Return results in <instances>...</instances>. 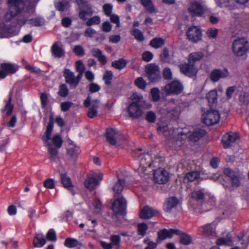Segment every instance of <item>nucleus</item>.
<instances>
[{
  "instance_id": "obj_1",
  "label": "nucleus",
  "mask_w": 249,
  "mask_h": 249,
  "mask_svg": "<svg viewBox=\"0 0 249 249\" xmlns=\"http://www.w3.org/2000/svg\"><path fill=\"white\" fill-rule=\"evenodd\" d=\"M39 0H34V2L29 3L28 6L26 8V10L24 11V15H22L23 20L20 19L19 16H16L15 18H12L10 21L13 22L14 24H28L32 26H40L44 24L45 19L41 17H37L35 18L29 19V17L33 14L36 9V7Z\"/></svg>"
},
{
  "instance_id": "obj_2",
  "label": "nucleus",
  "mask_w": 249,
  "mask_h": 249,
  "mask_svg": "<svg viewBox=\"0 0 249 249\" xmlns=\"http://www.w3.org/2000/svg\"><path fill=\"white\" fill-rule=\"evenodd\" d=\"M34 0H8L9 10L5 15L6 21H10L16 16H19L20 19H23L22 15L28 6L29 3L34 2Z\"/></svg>"
},
{
  "instance_id": "obj_3",
  "label": "nucleus",
  "mask_w": 249,
  "mask_h": 249,
  "mask_svg": "<svg viewBox=\"0 0 249 249\" xmlns=\"http://www.w3.org/2000/svg\"><path fill=\"white\" fill-rule=\"evenodd\" d=\"M53 118L51 116L49 119V122L47 125L46 132L42 136V139L45 145L48 147V152L49 154V159L52 160H55L57 157L58 151L57 149L53 147L51 143L49 142L52 135V132L53 128Z\"/></svg>"
},
{
  "instance_id": "obj_4",
  "label": "nucleus",
  "mask_w": 249,
  "mask_h": 249,
  "mask_svg": "<svg viewBox=\"0 0 249 249\" xmlns=\"http://www.w3.org/2000/svg\"><path fill=\"white\" fill-rule=\"evenodd\" d=\"M232 49L235 55L242 56L249 51V43L245 38H239L233 41Z\"/></svg>"
},
{
  "instance_id": "obj_5",
  "label": "nucleus",
  "mask_w": 249,
  "mask_h": 249,
  "mask_svg": "<svg viewBox=\"0 0 249 249\" xmlns=\"http://www.w3.org/2000/svg\"><path fill=\"white\" fill-rule=\"evenodd\" d=\"M187 11L192 17H201L206 12V8L202 2L194 0L188 4Z\"/></svg>"
},
{
  "instance_id": "obj_6",
  "label": "nucleus",
  "mask_w": 249,
  "mask_h": 249,
  "mask_svg": "<svg viewBox=\"0 0 249 249\" xmlns=\"http://www.w3.org/2000/svg\"><path fill=\"white\" fill-rule=\"evenodd\" d=\"M220 115L218 110H206L202 114V122L208 126L217 124L220 120Z\"/></svg>"
},
{
  "instance_id": "obj_7",
  "label": "nucleus",
  "mask_w": 249,
  "mask_h": 249,
  "mask_svg": "<svg viewBox=\"0 0 249 249\" xmlns=\"http://www.w3.org/2000/svg\"><path fill=\"white\" fill-rule=\"evenodd\" d=\"M138 160L140 161L138 172L140 176L142 177L148 174L147 168L150 167L153 164L152 162L151 156L148 153L140 155L139 156Z\"/></svg>"
},
{
  "instance_id": "obj_8",
  "label": "nucleus",
  "mask_w": 249,
  "mask_h": 249,
  "mask_svg": "<svg viewBox=\"0 0 249 249\" xmlns=\"http://www.w3.org/2000/svg\"><path fill=\"white\" fill-rule=\"evenodd\" d=\"M103 174L95 172L88 176L85 181V187L89 190L95 189L103 179Z\"/></svg>"
},
{
  "instance_id": "obj_9",
  "label": "nucleus",
  "mask_w": 249,
  "mask_h": 249,
  "mask_svg": "<svg viewBox=\"0 0 249 249\" xmlns=\"http://www.w3.org/2000/svg\"><path fill=\"white\" fill-rule=\"evenodd\" d=\"M131 103L129 106L128 109H137L146 108L151 107L150 104L146 103L143 100L142 96L137 93H133L131 97Z\"/></svg>"
},
{
  "instance_id": "obj_10",
  "label": "nucleus",
  "mask_w": 249,
  "mask_h": 249,
  "mask_svg": "<svg viewBox=\"0 0 249 249\" xmlns=\"http://www.w3.org/2000/svg\"><path fill=\"white\" fill-rule=\"evenodd\" d=\"M126 206V200L121 196L115 199L112 205V209L115 214L122 215L125 212Z\"/></svg>"
},
{
  "instance_id": "obj_11",
  "label": "nucleus",
  "mask_w": 249,
  "mask_h": 249,
  "mask_svg": "<svg viewBox=\"0 0 249 249\" xmlns=\"http://www.w3.org/2000/svg\"><path fill=\"white\" fill-rule=\"evenodd\" d=\"M63 75L66 82L69 85L71 89H73L78 86L82 78L78 75L75 76L74 73L69 69H65Z\"/></svg>"
},
{
  "instance_id": "obj_12",
  "label": "nucleus",
  "mask_w": 249,
  "mask_h": 249,
  "mask_svg": "<svg viewBox=\"0 0 249 249\" xmlns=\"http://www.w3.org/2000/svg\"><path fill=\"white\" fill-rule=\"evenodd\" d=\"M186 35L190 41L192 42H197L201 39L202 32L198 27L191 26L188 28Z\"/></svg>"
},
{
  "instance_id": "obj_13",
  "label": "nucleus",
  "mask_w": 249,
  "mask_h": 249,
  "mask_svg": "<svg viewBox=\"0 0 249 249\" xmlns=\"http://www.w3.org/2000/svg\"><path fill=\"white\" fill-rule=\"evenodd\" d=\"M16 25L11 26L8 23L0 25V38H8L17 34Z\"/></svg>"
},
{
  "instance_id": "obj_14",
  "label": "nucleus",
  "mask_w": 249,
  "mask_h": 249,
  "mask_svg": "<svg viewBox=\"0 0 249 249\" xmlns=\"http://www.w3.org/2000/svg\"><path fill=\"white\" fill-rule=\"evenodd\" d=\"M183 89V86L180 82L174 80L171 83L165 85L163 88V90L168 94H178L181 92Z\"/></svg>"
},
{
  "instance_id": "obj_15",
  "label": "nucleus",
  "mask_w": 249,
  "mask_h": 249,
  "mask_svg": "<svg viewBox=\"0 0 249 249\" xmlns=\"http://www.w3.org/2000/svg\"><path fill=\"white\" fill-rule=\"evenodd\" d=\"M146 72L148 79L151 82H155L160 77V72L158 66L151 63L146 67Z\"/></svg>"
},
{
  "instance_id": "obj_16",
  "label": "nucleus",
  "mask_w": 249,
  "mask_h": 249,
  "mask_svg": "<svg viewBox=\"0 0 249 249\" xmlns=\"http://www.w3.org/2000/svg\"><path fill=\"white\" fill-rule=\"evenodd\" d=\"M168 172L163 168H159L155 171L154 179L159 184L166 183L169 180Z\"/></svg>"
},
{
  "instance_id": "obj_17",
  "label": "nucleus",
  "mask_w": 249,
  "mask_h": 249,
  "mask_svg": "<svg viewBox=\"0 0 249 249\" xmlns=\"http://www.w3.org/2000/svg\"><path fill=\"white\" fill-rule=\"evenodd\" d=\"M176 134V132L174 130L173 135H175ZM186 137V136L184 135L182 131L179 132L177 137L175 138V136H174L173 139L170 141V142L171 143L170 145V146H172L176 150L179 149L184 143Z\"/></svg>"
},
{
  "instance_id": "obj_18",
  "label": "nucleus",
  "mask_w": 249,
  "mask_h": 249,
  "mask_svg": "<svg viewBox=\"0 0 249 249\" xmlns=\"http://www.w3.org/2000/svg\"><path fill=\"white\" fill-rule=\"evenodd\" d=\"M1 70H0V78H4L9 73H15L18 69V67L15 64L9 63H3L1 64Z\"/></svg>"
},
{
  "instance_id": "obj_19",
  "label": "nucleus",
  "mask_w": 249,
  "mask_h": 249,
  "mask_svg": "<svg viewBox=\"0 0 249 249\" xmlns=\"http://www.w3.org/2000/svg\"><path fill=\"white\" fill-rule=\"evenodd\" d=\"M121 133L116 129L108 128L106 130L107 140L112 145H116L118 142V139Z\"/></svg>"
},
{
  "instance_id": "obj_20",
  "label": "nucleus",
  "mask_w": 249,
  "mask_h": 249,
  "mask_svg": "<svg viewBox=\"0 0 249 249\" xmlns=\"http://www.w3.org/2000/svg\"><path fill=\"white\" fill-rule=\"evenodd\" d=\"M180 71L185 75L189 77H193L196 75L197 68L194 64L189 61L188 64H183L180 65Z\"/></svg>"
},
{
  "instance_id": "obj_21",
  "label": "nucleus",
  "mask_w": 249,
  "mask_h": 249,
  "mask_svg": "<svg viewBox=\"0 0 249 249\" xmlns=\"http://www.w3.org/2000/svg\"><path fill=\"white\" fill-rule=\"evenodd\" d=\"M229 76V72L227 69L223 70L215 69L210 74V79L214 82L218 81L221 78H225Z\"/></svg>"
},
{
  "instance_id": "obj_22",
  "label": "nucleus",
  "mask_w": 249,
  "mask_h": 249,
  "mask_svg": "<svg viewBox=\"0 0 249 249\" xmlns=\"http://www.w3.org/2000/svg\"><path fill=\"white\" fill-rule=\"evenodd\" d=\"M238 138L237 133L229 132L224 135L222 138L223 145L225 148L231 146Z\"/></svg>"
},
{
  "instance_id": "obj_23",
  "label": "nucleus",
  "mask_w": 249,
  "mask_h": 249,
  "mask_svg": "<svg viewBox=\"0 0 249 249\" xmlns=\"http://www.w3.org/2000/svg\"><path fill=\"white\" fill-rule=\"evenodd\" d=\"M158 213L157 210L148 206H144L140 213V217L143 219H149Z\"/></svg>"
},
{
  "instance_id": "obj_24",
  "label": "nucleus",
  "mask_w": 249,
  "mask_h": 249,
  "mask_svg": "<svg viewBox=\"0 0 249 249\" xmlns=\"http://www.w3.org/2000/svg\"><path fill=\"white\" fill-rule=\"evenodd\" d=\"M180 231L175 229H163L158 232V237L160 240H163L167 238H171L174 234H179Z\"/></svg>"
},
{
  "instance_id": "obj_25",
  "label": "nucleus",
  "mask_w": 249,
  "mask_h": 249,
  "mask_svg": "<svg viewBox=\"0 0 249 249\" xmlns=\"http://www.w3.org/2000/svg\"><path fill=\"white\" fill-rule=\"evenodd\" d=\"M215 227V224L212 223L200 227L198 230L201 234L205 236H210L214 232Z\"/></svg>"
},
{
  "instance_id": "obj_26",
  "label": "nucleus",
  "mask_w": 249,
  "mask_h": 249,
  "mask_svg": "<svg viewBox=\"0 0 249 249\" xmlns=\"http://www.w3.org/2000/svg\"><path fill=\"white\" fill-rule=\"evenodd\" d=\"M215 244L217 246H232L233 242L231 238V235L230 232H228L226 234V237H219L217 239Z\"/></svg>"
},
{
  "instance_id": "obj_27",
  "label": "nucleus",
  "mask_w": 249,
  "mask_h": 249,
  "mask_svg": "<svg viewBox=\"0 0 249 249\" xmlns=\"http://www.w3.org/2000/svg\"><path fill=\"white\" fill-rule=\"evenodd\" d=\"M206 98L211 107H215L216 106L217 103V93L216 89L210 90L207 93Z\"/></svg>"
},
{
  "instance_id": "obj_28",
  "label": "nucleus",
  "mask_w": 249,
  "mask_h": 249,
  "mask_svg": "<svg viewBox=\"0 0 249 249\" xmlns=\"http://www.w3.org/2000/svg\"><path fill=\"white\" fill-rule=\"evenodd\" d=\"M51 50L53 54L55 57L61 58L64 56V50L59 42L54 43L51 47Z\"/></svg>"
},
{
  "instance_id": "obj_29",
  "label": "nucleus",
  "mask_w": 249,
  "mask_h": 249,
  "mask_svg": "<svg viewBox=\"0 0 249 249\" xmlns=\"http://www.w3.org/2000/svg\"><path fill=\"white\" fill-rule=\"evenodd\" d=\"M178 203V200L175 197H170L164 204V209L167 212H170Z\"/></svg>"
},
{
  "instance_id": "obj_30",
  "label": "nucleus",
  "mask_w": 249,
  "mask_h": 249,
  "mask_svg": "<svg viewBox=\"0 0 249 249\" xmlns=\"http://www.w3.org/2000/svg\"><path fill=\"white\" fill-rule=\"evenodd\" d=\"M60 178L61 183L63 184V186L70 190L72 195H74V193L72 189L71 178L65 174H61Z\"/></svg>"
},
{
  "instance_id": "obj_31",
  "label": "nucleus",
  "mask_w": 249,
  "mask_h": 249,
  "mask_svg": "<svg viewBox=\"0 0 249 249\" xmlns=\"http://www.w3.org/2000/svg\"><path fill=\"white\" fill-rule=\"evenodd\" d=\"M67 153L71 160L74 162L80 153V150L78 146L71 145L68 148Z\"/></svg>"
},
{
  "instance_id": "obj_32",
  "label": "nucleus",
  "mask_w": 249,
  "mask_h": 249,
  "mask_svg": "<svg viewBox=\"0 0 249 249\" xmlns=\"http://www.w3.org/2000/svg\"><path fill=\"white\" fill-rule=\"evenodd\" d=\"M91 53L92 56L97 58L102 65H104L106 63L107 60L106 56L99 49L93 48L91 50Z\"/></svg>"
},
{
  "instance_id": "obj_33",
  "label": "nucleus",
  "mask_w": 249,
  "mask_h": 249,
  "mask_svg": "<svg viewBox=\"0 0 249 249\" xmlns=\"http://www.w3.org/2000/svg\"><path fill=\"white\" fill-rule=\"evenodd\" d=\"M85 7L86 9L84 10L80 8L79 13V17L80 18L84 20L87 19V16H90L93 14L92 10L90 5H86Z\"/></svg>"
},
{
  "instance_id": "obj_34",
  "label": "nucleus",
  "mask_w": 249,
  "mask_h": 249,
  "mask_svg": "<svg viewBox=\"0 0 249 249\" xmlns=\"http://www.w3.org/2000/svg\"><path fill=\"white\" fill-rule=\"evenodd\" d=\"M158 132L160 135H163L165 137L168 138L170 136L168 125L164 122L158 123Z\"/></svg>"
},
{
  "instance_id": "obj_35",
  "label": "nucleus",
  "mask_w": 249,
  "mask_h": 249,
  "mask_svg": "<svg viewBox=\"0 0 249 249\" xmlns=\"http://www.w3.org/2000/svg\"><path fill=\"white\" fill-rule=\"evenodd\" d=\"M125 186V181L124 179H119L116 182L112 187V190L115 194L114 197L116 196L117 195L120 194Z\"/></svg>"
},
{
  "instance_id": "obj_36",
  "label": "nucleus",
  "mask_w": 249,
  "mask_h": 249,
  "mask_svg": "<svg viewBox=\"0 0 249 249\" xmlns=\"http://www.w3.org/2000/svg\"><path fill=\"white\" fill-rule=\"evenodd\" d=\"M206 134L205 131L199 129L193 132L189 136V139L192 142H197Z\"/></svg>"
},
{
  "instance_id": "obj_37",
  "label": "nucleus",
  "mask_w": 249,
  "mask_h": 249,
  "mask_svg": "<svg viewBox=\"0 0 249 249\" xmlns=\"http://www.w3.org/2000/svg\"><path fill=\"white\" fill-rule=\"evenodd\" d=\"M34 246L36 248H41L46 244V239L42 234H37L33 241Z\"/></svg>"
},
{
  "instance_id": "obj_38",
  "label": "nucleus",
  "mask_w": 249,
  "mask_h": 249,
  "mask_svg": "<svg viewBox=\"0 0 249 249\" xmlns=\"http://www.w3.org/2000/svg\"><path fill=\"white\" fill-rule=\"evenodd\" d=\"M55 6L56 8L60 11H64L70 6L69 1L67 0H62V1L59 0H55Z\"/></svg>"
},
{
  "instance_id": "obj_39",
  "label": "nucleus",
  "mask_w": 249,
  "mask_h": 249,
  "mask_svg": "<svg viewBox=\"0 0 249 249\" xmlns=\"http://www.w3.org/2000/svg\"><path fill=\"white\" fill-rule=\"evenodd\" d=\"M200 173L198 171H193L187 173L184 178L185 181H194L199 178Z\"/></svg>"
},
{
  "instance_id": "obj_40",
  "label": "nucleus",
  "mask_w": 249,
  "mask_h": 249,
  "mask_svg": "<svg viewBox=\"0 0 249 249\" xmlns=\"http://www.w3.org/2000/svg\"><path fill=\"white\" fill-rule=\"evenodd\" d=\"M203 56L204 54L201 52L193 53L190 54L189 56V61L194 64L195 62L202 59Z\"/></svg>"
},
{
  "instance_id": "obj_41",
  "label": "nucleus",
  "mask_w": 249,
  "mask_h": 249,
  "mask_svg": "<svg viewBox=\"0 0 249 249\" xmlns=\"http://www.w3.org/2000/svg\"><path fill=\"white\" fill-rule=\"evenodd\" d=\"M88 116L90 118H93L97 116L103 117L106 114L105 110H88Z\"/></svg>"
},
{
  "instance_id": "obj_42",
  "label": "nucleus",
  "mask_w": 249,
  "mask_h": 249,
  "mask_svg": "<svg viewBox=\"0 0 249 249\" xmlns=\"http://www.w3.org/2000/svg\"><path fill=\"white\" fill-rule=\"evenodd\" d=\"M150 44L152 47L158 49L164 45V40L161 38H154L151 40Z\"/></svg>"
},
{
  "instance_id": "obj_43",
  "label": "nucleus",
  "mask_w": 249,
  "mask_h": 249,
  "mask_svg": "<svg viewBox=\"0 0 249 249\" xmlns=\"http://www.w3.org/2000/svg\"><path fill=\"white\" fill-rule=\"evenodd\" d=\"M126 114H129V116L133 119L138 118L143 114V110H124Z\"/></svg>"
},
{
  "instance_id": "obj_44",
  "label": "nucleus",
  "mask_w": 249,
  "mask_h": 249,
  "mask_svg": "<svg viewBox=\"0 0 249 249\" xmlns=\"http://www.w3.org/2000/svg\"><path fill=\"white\" fill-rule=\"evenodd\" d=\"M93 212L96 214L101 213L102 209V205L100 200L98 199H95L92 202Z\"/></svg>"
},
{
  "instance_id": "obj_45",
  "label": "nucleus",
  "mask_w": 249,
  "mask_h": 249,
  "mask_svg": "<svg viewBox=\"0 0 249 249\" xmlns=\"http://www.w3.org/2000/svg\"><path fill=\"white\" fill-rule=\"evenodd\" d=\"M126 65V61L124 59H120L112 62V66L114 68L118 70H122L124 68Z\"/></svg>"
},
{
  "instance_id": "obj_46",
  "label": "nucleus",
  "mask_w": 249,
  "mask_h": 249,
  "mask_svg": "<svg viewBox=\"0 0 249 249\" xmlns=\"http://www.w3.org/2000/svg\"><path fill=\"white\" fill-rule=\"evenodd\" d=\"M191 197L196 201H201L204 197V191L202 190L194 191L191 193Z\"/></svg>"
},
{
  "instance_id": "obj_47",
  "label": "nucleus",
  "mask_w": 249,
  "mask_h": 249,
  "mask_svg": "<svg viewBox=\"0 0 249 249\" xmlns=\"http://www.w3.org/2000/svg\"><path fill=\"white\" fill-rule=\"evenodd\" d=\"M78 241L75 239L68 238L65 240L64 245L68 248H72L78 245Z\"/></svg>"
},
{
  "instance_id": "obj_48",
  "label": "nucleus",
  "mask_w": 249,
  "mask_h": 249,
  "mask_svg": "<svg viewBox=\"0 0 249 249\" xmlns=\"http://www.w3.org/2000/svg\"><path fill=\"white\" fill-rule=\"evenodd\" d=\"M142 3L150 13L154 12V7L151 0H142Z\"/></svg>"
},
{
  "instance_id": "obj_49",
  "label": "nucleus",
  "mask_w": 249,
  "mask_h": 249,
  "mask_svg": "<svg viewBox=\"0 0 249 249\" xmlns=\"http://www.w3.org/2000/svg\"><path fill=\"white\" fill-rule=\"evenodd\" d=\"M180 236V243L185 245H189L192 242L191 237L186 233H182L179 234Z\"/></svg>"
},
{
  "instance_id": "obj_50",
  "label": "nucleus",
  "mask_w": 249,
  "mask_h": 249,
  "mask_svg": "<svg viewBox=\"0 0 249 249\" xmlns=\"http://www.w3.org/2000/svg\"><path fill=\"white\" fill-rule=\"evenodd\" d=\"M138 234L141 236H144L146 234V231L148 230V226L147 224L142 223L137 226Z\"/></svg>"
},
{
  "instance_id": "obj_51",
  "label": "nucleus",
  "mask_w": 249,
  "mask_h": 249,
  "mask_svg": "<svg viewBox=\"0 0 249 249\" xmlns=\"http://www.w3.org/2000/svg\"><path fill=\"white\" fill-rule=\"evenodd\" d=\"M76 70L78 72V75L79 77H82L85 70V66L81 61L79 60L75 63Z\"/></svg>"
},
{
  "instance_id": "obj_52",
  "label": "nucleus",
  "mask_w": 249,
  "mask_h": 249,
  "mask_svg": "<svg viewBox=\"0 0 249 249\" xmlns=\"http://www.w3.org/2000/svg\"><path fill=\"white\" fill-rule=\"evenodd\" d=\"M101 19L99 16H95L89 19L86 21V25L90 26L93 25H98L100 23Z\"/></svg>"
},
{
  "instance_id": "obj_53",
  "label": "nucleus",
  "mask_w": 249,
  "mask_h": 249,
  "mask_svg": "<svg viewBox=\"0 0 249 249\" xmlns=\"http://www.w3.org/2000/svg\"><path fill=\"white\" fill-rule=\"evenodd\" d=\"M110 240L113 247L118 248L119 246L121 237L118 235H112L110 236Z\"/></svg>"
},
{
  "instance_id": "obj_54",
  "label": "nucleus",
  "mask_w": 249,
  "mask_h": 249,
  "mask_svg": "<svg viewBox=\"0 0 249 249\" xmlns=\"http://www.w3.org/2000/svg\"><path fill=\"white\" fill-rule=\"evenodd\" d=\"M113 78V73L111 71H107L103 76V79L106 85H110L111 83V80Z\"/></svg>"
},
{
  "instance_id": "obj_55",
  "label": "nucleus",
  "mask_w": 249,
  "mask_h": 249,
  "mask_svg": "<svg viewBox=\"0 0 249 249\" xmlns=\"http://www.w3.org/2000/svg\"><path fill=\"white\" fill-rule=\"evenodd\" d=\"M23 65L26 69L31 71L32 72H33V73H35L36 74H38L41 71L40 69H39L36 67H35L34 66H31L26 61H23Z\"/></svg>"
},
{
  "instance_id": "obj_56",
  "label": "nucleus",
  "mask_w": 249,
  "mask_h": 249,
  "mask_svg": "<svg viewBox=\"0 0 249 249\" xmlns=\"http://www.w3.org/2000/svg\"><path fill=\"white\" fill-rule=\"evenodd\" d=\"M218 6L221 7L231 6L233 1L229 0H215Z\"/></svg>"
},
{
  "instance_id": "obj_57",
  "label": "nucleus",
  "mask_w": 249,
  "mask_h": 249,
  "mask_svg": "<svg viewBox=\"0 0 249 249\" xmlns=\"http://www.w3.org/2000/svg\"><path fill=\"white\" fill-rule=\"evenodd\" d=\"M239 102L244 104L247 105L249 103V93L247 92H242L239 98Z\"/></svg>"
},
{
  "instance_id": "obj_58",
  "label": "nucleus",
  "mask_w": 249,
  "mask_h": 249,
  "mask_svg": "<svg viewBox=\"0 0 249 249\" xmlns=\"http://www.w3.org/2000/svg\"><path fill=\"white\" fill-rule=\"evenodd\" d=\"M68 92V89L65 84H62L59 86L58 93L60 96L66 97L67 96Z\"/></svg>"
},
{
  "instance_id": "obj_59",
  "label": "nucleus",
  "mask_w": 249,
  "mask_h": 249,
  "mask_svg": "<svg viewBox=\"0 0 249 249\" xmlns=\"http://www.w3.org/2000/svg\"><path fill=\"white\" fill-rule=\"evenodd\" d=\"M132 34L134 35L136 39L139 41H142L144 39L142 33L139 29H134L132 31Z\"/></svg>"
},
{
  "instance_id": "obj_60",
  "label": "nucleus",
  "mask_w": 249,
  "mask_h": 249,
  "mask_svg": "<svg viewBox=\"0 0 249 249\" xmlns=\"http://www.w3.org/2000/svg\"><path fill=\"white\" fill-rule=\"evenodd\" d=\"M52 141L53 144L57 148L60 147L63 143L62 138L57 135H54L53 137Z\"/></svg>"
},
{
  "instance_id": "obj_61",
  "label": "nucleus",
  "mask_w": 249,
  "mask_h": 249,
  "mask_svg": "<svg viewBox=\"0 0 249 249\" xmlns=\"http://www.w3.org/2000/svg\"><path fill=\"white\" fill-rule=\"evenodd\" d=\"M236 89V86L229 87L226 89V95L228 100L231 99Z\"/></svg>"
},
{
  "instance_id": "obj_62",
  "label": "nucleus",
  "mask_w": 249,
  "mask_h": 249,
  "mask_svg": "<svg viewBox=\"0 0 249 249\" xmlns=\"http://www.w3.org/2000/svg\"><path fill=\"white\" fill-rule=\"evenodd\" d=\"M135 85L140 89H145L146 85V82L143 80L142 77L137 78L135 81Z\"/></svg>"
},
{
  "instance_id": "obj_63",
  "label": "nucleus",
  "mask_w": 249,
  "mask_h": 249,
  "mask_svg": "<svg viewBox=\"0 0 249 249\" xmlns=\"http://www.w3.org/2000/svg\"><path fill=\"white\" fill-rule=\"evenodd\" d=\"M103 11L104 12L105 14L107 16H110L111 15V13L112 12L113 7L110 4H105L104 5Z\"/></svg>"
},
{
  "instance_id": "obj_64",
  "label": "nucleus",
  "mask_w": 249,
  "mask_h": 249,
  "mask_svg": "<svg viewBox=\"0 0 249 249\" xmlns=\"http://www.w3.org/2000/svg\"><path fill=\"white\" fill-rule=\"evenodd\" d=\"M152 99L154 101H158L160 98V91L157 88H153L151 90Z\"/></svg>"
}]
</instances>
